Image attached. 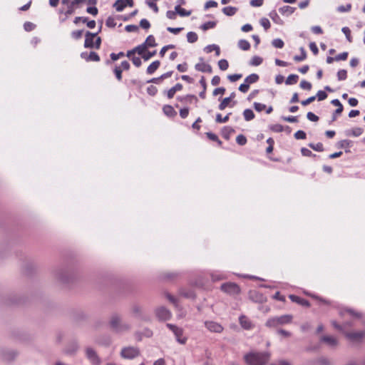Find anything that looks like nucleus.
<instances>
[{
  "label": "nucleus",
  "mask_w": 365,
  "mask_h": 365,
  "mask_svg": "<svg viewBox=\"0 0 365 365\" xmlns=\"http://www.w3.org/2000/svg\"><path fill=\"white\" fill-rule=\"evenodd\" d=\"M155 313L159 321H168L172 317L171 312L165 307L156 308Z\"/></svg>",
  "instance_id": "nucleus-5"
},
{
  "label": "nucleus",
  "mask_w": 365,
  "mask_h": 365,
  "mask_svg": "<svg viewBox=\"0 0 365 365\" xmlns=\"http://www.w3.org/2000/svg\"><path fill=\"white\" fill-rule=\"evenodd\" d=\"M86 356L88 359L94 365H99L101 363L100 358L98 357L96 351L91 347L86 349Z\"/></svg>",
  "instance_id": "nucleus-8"
},
{
  "label": "nucleus",
  "mask_w": 365,
  "mask_h": 365,
  "mask_svg": "<svg viewBox=\"0 0 365 365\" xmlns=\"http://www.w3.org/2000/svg\"><path fill=\"white\" fill-rule=\"evenodd\" d=\"M321 342L326 343L331 347H335L338 345V341L331 336H322L320 339Z\"/></svg>",
  "instance_id": "nucleus-15"
},
{
  "label": "nucleus",
  "mask_w": 365,
  "mask_h": 365,
  "mask_svg": "<svg viewBox=\"0 0 365 365\" xmlns=\"http://www.w3.org/2000/svg\"><path fill=\"white\" fill-rule=\"evenodd\" d=\"M177 99L184 103H191L192 100H194L195 102L198 101L197 96L192 94H188L183 97L179 96L177 98Z\"/></svg>",
  "instance_id": "nucleus-29"
},
{
  "label": "nucleus",
  "mask_w": 365,
  "mask_h": 365,
  "mask_svg": "<svg viewBox=\"0 0 365 365\" xmlns=\"http://www.w3.org/2000/svg\"><path fill=\"white\" fill-rule=\"evenodd\" d=\"M144 43L148 46V48H149V47H155L158 45L155 43V37L153 35H149L146 38Z\"/></svg>",
  "instance_id": "nucleus-38"
},
{
  "label": "nucleus",
  "mask_w": 365,
  "mask_h": 365,
  "mask_svg": "<svg viewBox=\"0 0 365 365\" xmlns=\"http://www.w3.org/2000/svg\"><path fill=\"white\" fill-rule=\"evenodd\" d=\"M238 47L242 51H248L250 48V43L248 41L241 39L238 41Z\"/></svg>",
  "instance_id": "nucleus-34"
},
{
  "label": "nucleus",
  "mask_w": 365,
  "mask_h": 365,
  "mask_svg": "<svg viewBox=\"0 0 365 365\" xmlns=\"http://www.w3.org/2000/svg\"><path fill=\"white\" fill-rule=\"evenodd\" d=\"M83 30L73 31L71 34V37L76 40L80 39L82 37Z\"/></svg>",
  "instance_id": "nucleus-61"
},
{
  "label": "nucleus",
  "mask_w": 365,
  "mask_h": 365,
  "mask_svg": "<svg viewBox=\"0 0 365 365\" xmlns=\"http://www.w3.org/2000/svg\"><path fill=\"white\" fill-rule=\"evenodd\" d=\"M272 45L277 48H282L284 47V41L280 38H275L272 41Z\"/></svg>",
  "instance_id": "nucleus-53"
},
{
  "label": "nucleus",
  "mask_w": 365,
  "mask_h": 365,
  "mask_svg": "<svg viewBox=\"0 0 365 365\" xmlns=\"http://www.w3.org/2000/svg\"><path fill=\"white\" fill-rule=\"evenodd\" d=\"M239 322L241 327L245 329L250 330L252 328L251 321L245 315H241L239 317Z\"/></svg>",
  "instance_id": "nucleus-16"
},
{
  "label": "nucleus",
  "mask_w": 365,
  "mask_h": 365,
  "mask_svg": "<svg viewBox=\"0 0 365 365\" xmlns=\"http://www.w3.org/2000/svg\"><path fill=\"white\" fill-rule=\"evenodd\" d=\"M337 79L339 81H344L347 78V71L345 69L339 70L336 73Z\"/></svg>",
  "instance_id": "nucleus-51"
},
{
  "label": "nucleus",
  "mask_w": 365,
  "mask_h": 365,
  "mask_svg": "<svg viewBox=\"0 0 365 365\" xmlns=\"http://www.w3.org/2000/svg\"><path fill=\"white\" fill-rule=\"evenodd\" d=\"M345 313L349 314L351 317L354 318H361V314L360 312H357L355 310L349 308H346L344 309H341L339 312L341 316H344Z\"/></svg>",
  "instance_id": "nucleus-21"
},
{
  "label": "nucleus",
  "mask_w": 365,
  "mask_h": 365,
  "mask_svg": "<svg viewBox=\"0 0 365 365\" xmlns=\"http://www.w3.org/2000/svg\"><path fill=\"white\" fill-rule=\"evenodd\" d=\"M132 312L135 317H138L140 319H145L143 315L142 308L139 305L133 304L132 307Z\"/></svg>",
  "instance_id": "nucleus-28"
},
{
  "label": "nucleus",
  "mask_w": 365,
  "mask_h": 365,
  "mask_svg": "<svg viewBox=\"0 0 365 365\" xmlns=\"http://www.w3.org/2000/svg\"><path fill=\"white\" fill-rule=\"evenodd\" d=\"M219 68L222 71H226L229 67L228 61L225 59H221L218 61Z\"/></svg>",
  "instance_id": "nucleus-54"
},
{
  "label": "nucleus",
  "mask_w": 365,
  "mask_h": 365,
  "mask_svg": "<svg viewBox=\"0 0 365 365\" xmlns=\"http://www.w3.org/2000/svg\"><path fill=\"white\" fill-rule=\"evenodd\" d=\"M269 129L275 133H281L284 130V127L280 124H274L269 126Z\"/></svg>",
  "instance_id": "nucleus-56"
},
{
  "label": "nucleus",
  "mask_w": 365,
  "mask_h": 365,
  "mask_svg": "<svg viewBox=\"0 0 365 365\" xmlns=\"http://www.w3.org/2000/svg\"><path fill=\"white\" fill-rule=\"evenodd\" d=\"M166 327L173 333L175 340L180 344H185L187 337L184 336V330L175 324L167 323Z\"/></svg>",
  "instance_id": "nucleus-4"
},
{
  "label": "nucleus",
  "mask_w": 365,
  "mask_h": 365,
  "mask_svg": "<svg viewBox=\"0 0 365 365\" xmlns=\"http://www.w3.org/2000/svg\"><path fill=\"white\" fill-rule=\"evenodd\" d=\"M347 339L352 341H359L365 336V331L344 332Z\"/></svg>",
  "instance_id": "nucleus-12"
},
{
  "label": "nucleus",
  "mask_w": 365,
  "mask_h": 365,
  "mask_svg": "<svg viewBox=\"0 0 365 365\" xmlns=\"http://www.w3.org/2000/svg\"><path fill=\"white\" fill-rule=\"evenodd\" d=\"M163 113L168 117H174L177 115V112L175 110L173 106L170 105H165L163 108Z\"/></svg>",
  "instance_id": "nucleus-24"
},
{
  "label": "nucleus",
  "mask_w": 365,
  "mask_h": 365,
  "mask_svg": "<svg viewBox=\"0 0 365 365\" xmlns=\"http://www.w3.org/2000/svg\"><path fill=\"white\" fill-rule=\"evenodd\" d=\"M109 324L110 328L118 333L126 331L130 329V325L123 322L118 314H112Z\"/></svg>",
  "instance_id": "nucleus-3"
},
{
  "label": "nucleus",
  "mask_w": 365,
  "mask_h": 365,
  "mask_svg": "<svg viewBox=\"0 0 365 365\" xmlns=\"http://www.w3.org/2000/svg\"><path fill=\"white\" fill-rule=\"evenodd\" d=\"M278 321L279 325L289 324L292 322V316L289 314H284L280 317H276Z\"/></svg>",
  "instance_id": "nucleus-26"
},
{
  "label": "nucleus",
  "mask_w": 365,
  "mask_h": 365,
  "mask_svg": "<svg viewBox=\"0 0 365 365\" xmlns=\"http://www.w3.org/2000/svg\"><path fill=\"white\" fill-rule=\"evenodd\" d=\"M363 132H364L363 128L356 127V128H354L352 129L346 130L345 131V135L346 136L359 137L363 133Z\"/></svg>",
  "instance_id": "nucleus-19"
},
{
  "label": "nucleus",
  "mask_w": 365,
  "mask_h": 365,
  "mask_svg": "<svg viewBox=\"0 0 365 365\" xmlns=\"http://www.w3.org/2000/svg\"><path fill=\"white\" fill-rule=\"evenodd\" d=\"M232 113H227L225 116H222L220 113H217L216 115L215 121L217 123H227L230 119V115Z\"/></svg>",
  "instance_id": "nucleus-32"
},
{
  "label": "nucleus",
  "mask_w": 365,
  "mask_h": 365,
  "mask_svg": "<svg viewBox=\"0 0 365 365\" xmlns=\"http://www.w3.org/2000/svg\"><path fill=\"white\" fill-rule=\"evenodd\" d=\"M216 25V21H207L200 26V29L203 31H207L210 29H214Z\"/></svg>",
  "instance_id": "nucleus-42"
},
{
  "label": "nucleus",
  "mask_w": 365,
  "mask_h": 365,
  "mask_svg": "<svg viewBox=\"0 0 365 365\" xmlns=\"http://www.w3.org/2000/svg\"><path fill=\"white\" fill-rule=\"evenodd\" d=\"M244 118L246 121L252 120L255 118V113L252 110L247 108L243 112Z\"/></svg>",
  "instance_id": "nucleus-35"
},
{
  "label": "nucleus",
  "mask_w": 365,
  "mask_h": 365,
  "mask_svg": "<svg viewBox=\"0 0 365 365\" xmlns=\"http://www.w3.org/2000/svg\"><path fill=\"white\" fill-rule=\"evenodd\" d=\"M238 11V8L235 6H226L222 9V13L227 16H234Z\"/></svg>",
  "instance_id": "nucleus-25"
},
{
  "label": "nucleus",
  "mask_w": 365,
  "mask_h": 365,
  "mask_svg": "<svg viewBox=\"0 0 365 365\" xmlns=\"http://www.w3.org/2000/svg\"><path fill=\"white\" fill-rule=\"evenodd\" d=\"M78 349V345L76 342L71 343L66 350V354H75Z\"/></svg>",
  "instance_id": "nucleus-39"
},
{
  "label": "nucleus",
  "mask_w": 365,
  "mask_h": 365,
  "mask_svg": "<svg viewBox=\"0 0 365 365\" xmlns=\"http://www.w3.org/2000/svg\"><path fill=\"white\" fill-rule=\"evenodd\" d=\"M17 355V353L11 349H3L0 350V356L5 361H13Z\"/></svg>",
  "instance_id": "nucleus-9"
},
{
  "label": "nucleus",
  "mask_w": 365,
  "mask_h": 365,
  "mask_svg": "<svg viewBox=\"0 0 365 365\" xmlns=\"http://www.w3.org/2000/svg\"><path fill=\"white\" fill-rule=\"evenodd\" d=\"M259 76L257 73H252L247 76L244 81L247 83L249 86L250 84L255 83L259 81Z\"/></svg>",
  "instance_id": "nucleus-30"
},
{
  "label": "nucleus",
  "mask_w": 365,
  "mask_h": 365,
  "mask_svg": "<svg viewBox=\"0 0 365 365\" xmlns=\"http://www.w3.org/2000/svg\"><path fill=\"white\" fill-rule=\"evenodd\" d=\"M299 50L301 51V56L297 55V56H294L293 58L294 60L297 62L302 61L305 60L307 58V52H306L305 49L303 47H301Z\"/></svg>",
  "instance_id": "nucleus-40"
},
{
  "label": "nucleus",
  "mask_w": 365,
  "mask_h": 365,
  "mask_svg": "<svg viewBox=\"0 0 365 365\" xmlns=\"http://www.w3.org/2000/svg\"><path fill=\"white\" fill-rule=\"evenodd\" d=\"M205 134L210 140L217 142L219 145H222V141L219 139L218 136L216 134L211 132H207Z\"/></svg>",
  "instance_id": "nucleus-45"
},
{
  "label": "nucleus",
  "mask_w": 365,
  "mask_h": 365,
  "mask_svg": "<svg viewBox=\"0 0 365 365\" xmlns=\"http://www.w3.org/2000/svg\"><path fill=\"white\" fill-rule=\"evenodd\" d=\"M234 132H235V130L233 128L228 127V126H225L222 129V135L225 139L229 140L231 134Z\"/></svg>",
  "instance_id": "nucleus-31"
},
{
  "label": "nucleus",
  "mask_w": 365,
  "mask_h": 365,
  "mask_svg": "<svg viewBox=\"0 0 365 365\" xmlns=\"http://www.w3.org/2000/svg\"><path fill=\"white\" fill-rule=\"evenodd\" d=\"M55 277L63 284H69L74 277L73 271L68 267H61L56 269L54 272Z\"/></svg>",
  "instance_id": "nucleus-2"
},
{
  "label": "nucleus",
  "mask_w": 365,
  "mask_h": 365,
  "mask_svg": "<svg viewBox=\"0 0 365 365\" xmlns=\"http://www.w3.org/2000/svg\"><path fill=\"white\" fill-rule=\"evenodd\" d=\"M262 61L263 58L262 57L258 56H254L250 61V65L253 66H257L262 64Z\"/></svg>",
  "instance_id": "nucleus-41"
},
{
  "label": "nucleus",
  "mask_w": 365,
  "mask_h": 365,
  "mask_svg": "<svg viewBox=\"0 0 365 365\" xmlns=\"http://www.w3.org/2000/svg\"><path fill=\"white\" fill-rule=\"evenodd\" d=\"M134 48L135 53H137L138 55L143 57V55L145 54V51L148 48V46L144 43H143L142 44L137 46Z\"/></svg>",
  "instance_id": "nucleus-43"
},
{
  "label": "nucleus",
  "mask_w": 365,
  "mask_h": 365,
  "mask_svg": "<svg viewBox=\"0 0 365 365\" xmlns=\"http://www.w3.org/2000/svg\"><path fill=\"white\" fill-rule=\"evenodd\" d=\"M160 65V61L157 60L151 63L147 68L146 73L148 75L153 74Z\"/></svg>",
  "instance_id": "nucleus-22"
},
{
  "label": "nucleus",
  "mask_w": 365,
  "mask_h": 365,
  "mask_svg": "<svg viewBox=\"0 0 365 365\" xmlns=\"http://www.w3.org/2000/svg\"><path fill=\"white\" fill-rule=\"evenodd\" d=\"M299 76L297 74H290L286 79L285 83L287 85H293L297 83Z\"/></svg>",
  "instance_id": "nucleus-36"
},
{
  "label": "nucleus",
  "mask_w": 365,
  "mask_h": 365,
  "mask_svg": "<svg viewBox=\"0 0 365 365\" xmlns=\"http://www.w3.org/2000/svg\"><path fill=\"white\" fill-rule=\"evenodd\" d=\"M236 142L240 145H245L247 143V138L244 135H238L236 138Z\"/></svg>",
  "instance_id": "nucleus-57"
},
{
  "label": "nucleus",
  "mask_w": 365,
  "mask_h": 365,
  "mask_svg": "<svg viewBox=\"0 0 365 365\" xmlns=\"http://www.w3.org/2000/svg\"><path fill=\"white\" fill-rule=\"evenodd\" d=\"M265 325H266L267 327H277V326H279V324H278V321H277V317H273V318H270V319H269L266 322Z\"/></svg>",
  "instance_id": "nucleus-48"
},
{
  "label": "nucleus",
  "mask_w": 365,
  "mask_h": 365,
  "mask_svg": "<svg viewBox=\"0 0 365 365\" xmlns=\"http://www.w3.org/2000/svg\"><path fill=\"white\" fill-rule=\"evenodd\" d=\"M332 326L337 330L340 331H344V327H351L352 324L351 322H346L344 326L339 324L336 321L331 322Z\"/></svg>",
  "instance_id": "nucleus-46"
},
{
  "label": "nucleus",
  "mask_w": 365,
  "mask_h": 365,
  "mask_svg": "<svg viewBox=\"0 0 365 365\" xmlns=\"http://www.w3.org/2000/svg\"><path fill=\"white\" fill-rule=\"evenodd\" d=\"M36 28V25L30 21H26L24 24V29L26 31H31Z\"/></svg>",
  "instance_id": "nucleus-63"
},
{
  "label": "nucleus",
  "mask_w": 365,
  "mask_h": 365,
  "mask_svg": "<svg viewBox=\"0 0 365 365\" xmlns=\"http://www.w3.org/2000/svg\"><path fill=\"white\" fill-rule=\"evenodd\" d=\"M140 354L138 349L133 346L125 347L121 350L120 356L124 359H133Z\"/></svg>",
  "instance_id": "nucleus-6"
},
{
  "label": "nucleus",
  "mask_w": 365,
  "mask_h": 365,
  "mask_svg": "<svg viewBox=\"0 0 365 365\" xmlns=\"http://www.w3.org/2000/svg\"><path fill=\"white\" fill-rule=\"evenodd\" d=\"M341 31L344 33V34L346 36V38L349 42H352V37L351 36V30L349 27H343L341 29Z\"/></svg>",
  "instance_id": "nucleus-52"
},
{
  "label": "nucleus",
  "mask_w": 365,
  "mask_h": 365,
  "mask_svg": "<svg viewBox=\"0 0 365 365\" xmlns=\"http://www.w3.org/2000/svg\"><path fill=\"white\" fill-rule=\"evenodd\" d=\"M289 297L293 302L297 303L298 304H300L304 307H310L309 302L304 298H302L294 294H290Z\"/></svg>",
  "instance_id": "nucleus-14"
},
{
  "label": "nucleus",
  "mask_w": 365,
  "mask_h": 365,
  "mask_svg": "<svg viewBox=\"0 0 365 365\" xmlns=\"http://www.w3.org/2000/svg\"><path fill=\"white\" fill-rule=\"evenodd\" d=\"M236 104V101L231 103V98H225L222 100L218 106V109L220 110H225L227 106L232 108Z\"/></svg>",
  "instance_id": "nucleus-18"
},
{
  "label": "nucleus",
  "mask_w": 365,
  "mask_h": 365,
  "mask_svg": "<svg viewBox=\"0 0 365 365\" xmlns=\"http://www.w3.org/2000/svg\"><path fill=\"white\" fill-rule=\"evenodd\" d=\"M309 147L312 148L313 150L317 151V152H322L324 151V146H323V144L322 143H309Z\"/></svg>",
  "instance_id": "nucleus-50"
},
{
  "label": "nucleus",
  "mask_w": 365,
  "mask_h": 365,
  "mask_svg": "<svg viewBox=\"0 0 365 365\" xmlns=\"http://www.w3.org/2000/svg\"><path fill=\"white\" fill-rule=\"evenodd\" d=\"M98 35V33H91L90 31H87L86 33V38L84 42V47L93 48H94V38Z\"/></svg>",
  "instance_id": "nucleus-13"
},
{
  "label": "nucleus",
  "mask_w": 365,
  "mask_h": 365,
  "mask_svg": "<svg viewBox=\"0 0 365 365\" xmlns=\"http://www.w3.org/2000/svg\"><path fill=\"white\" fill-rule=\"evenodd\" d=\"M260 24L263 26L265 31H267L271 26L270 22L267 18H262L260 19Z\"/></svg>",
  "instance_id": "nucleus-59"
},
{
  "label": "nucleus",
  "mask_w": 365,
  "mask_h": 365,
  "mask_svg": "<svg viewBox=\"0 0 365 365\" xmlns=\"http://www.w3.org/2000/svg\"><path fill=\"white\" fill-rule=\"evenodd\" d=\"M145 4L153 10L154 12H158V7L155 4V1L153 0H145Z\"/></svg>",
  "instance_id": "nucleus-55"
},
{
  "label": "nucleus",
  "mask_w": 365,
  "mask_h": 365,
  "mask_svg": "<svg viewBox=\"0 0 365 365\" xmlns=\"http://www.w3.org/2000/svg\"><path fill=\"white\" fill-rule=\"evenodd\" d=\"M349 53L347 51L342 52L335 56V61H346L348 58Z\"/></svg>",
  "instance_id": "nucleus-62"
},
{
  "label": "nucleus",
  "mask_w": 365,
  "mask_h": 365,
  "mask_svg": "<svg viewBox=\"0 0 365 365\" xmlns=\"http://www.w3.org/2000/svg\"><path fill=\"white\" fill-rule=\"evenodd\" d=\"M352 145V142L349 140H341L336 144L338 148H344L346 153H350L349 148Z\"/></svg>",
  "instance_id": "nucleus-20"
},
{
  "label": "nucleus",
  "mask_w": 365,
  "mask_h": 365,
  "mask_svg": "<svg viewBox=\"0 0 365 365\" xmlns=\"http://www.w3.org/2000/svg\"><path fill=\"white\" fill-rule=\"evenodd\" d=\"M198 39L197 34L195 32L190 31L187 34V40L189 43H193Z\"/></svg>",
  "instance_id": "nucleus-44"
},
{
  "label": "nucleus",
  "mask_w": 365,
  "mask_h": 365,
  "mask_svg": "<svg viewBox=\"0 0 365 365\" xmlns=\"http://www.w3.org/2000/svg\"><path fill=\"white\" fill-rule=\"evenodd\" d=\"M319 365H331L330 360L327 357H321L317 361Z\"/></svg>",
  "instance_id": "nucleus-64"
},
{
  "label": "nucleus",
  "mask_w": 365,
  "mask_h": 365,
  "mask_svg": "<svg viewBox=\"0 0 365 365\" xmlns=\"http://www.w3.org/2000/svg\"><path fill=\"white\" fill-rule=\"evenodd\" d=\"M101 58L99 55L95 51H91L88 56V61H100Z\"/></svg>",
  "instance_id": "nucleus-47"
},
{
  "label": "nucleus",
  "mask_w": 365,
  "mask_h": 365,
  "mask_svg": "<svg viewBox=\"0 0 365 365\" xmlns=\"http://www.w3.org/2000/svg\"><path fill=\"white\" fill-rule=\"evenodd\" d=\"M269 16L275 24L278 25H282L284 24L283 20L279 17L275 10L271 11L269 14Z\"/></svg>",
  "instance_id": "nucleus-23"
},
{
  "label": "nucleus",
  "mask_w": 365,
  "mask_h": 365,
  "mask_svg": "<svg viewBox=\"0 0 365 365\" xmlns=\"http://www.w3.org/2000/svg\"><path fill=\"white\" fill-rule=\"evenodd\" d=\"M122 68L120 67H118V66H115V68H113L114 75L118 81H122Z\"/></svg>",
  "instance_id": "nucleus-49"
},
{
  "label": "nucleus",
  "mask_w": 365,
  "mask_h": 365,
  "mask_svg": "<svg viewBox=\"0 0 365 365\" xmlns=\"http://www.w3.org/2000/svg\"><path fill=\"white\" fill-rule=\"evenodd\" d=\"M113 6L117 11L120 12L125 8L126 4H125V0H116Z\"/></svg>",
  "instance_id": "nucleus-33"
},
{
  "label": "nucleus",
  "mask_w": 365,
  "mask_h": 365,
  "mask_svg": "<svg viewBox=\"0 0 365 365\" xmlns=\"http://www.w3.org/2000/svg\"><path fill=\"white\" fill-rule=\"evenodd\" d=\"M270 354L268 351H251L244 356V360L247 365H264L269 360Z\"/></svg>",
  "instance_id": "nucleus-1"
},
{
  "label": "nucleus",
  "mask_w": 365,
  "mask_h": 365,
  "mask_svg": "<svg viewBox=\"0 0 365 365\" xmlns=\"http://www.w3.org/2000/svg\"><path fill=\"white\" fill-rule=\"evenodd\" d=\"M175 9L176 10L177 14H179L180 16H188L191 14V11H187L181 8L180 5H177Z\"/></svg>",
  "instance_id": "nucleus-37"
},
{
  "label": "nucleus",
  "mask_w": 365,
  "mask_h": 365,
  "mask_svg": "<svg viewBox=\"0 0 365 365\" xmlns=\"http://www.w3.org/2000/svg\"><path fill=\"white\" fill-rule=\"evenodd\" d=\"M205 326L211 332L221 333L223 331L222 326L213 321H205Z\"/></svg>",
  "instance_id": "nucleus-10"
},
{
  "label": "nucleus",
  "mask_w": 365,
  "mask_h": 365,
  "mask_svg": "<svg viewBox=\"0 0 365 365\" xmlns=\"http://www.w3.org/2000/svg\"><path fill=\"white\" fill-rule=\"evenodd\" d=\"M106 25L109 28H114L116 26L115 18L113 16H108L106 21Z\"/></svg>",
  "instance_id": "nucleus-58"
},
{
  "label": "nucleus",
  "mask_w": 365,
  "mask_h": 365,
  "mask_svg": "<svg viewBox=\"0 0 365 365\" xmlns=\"http://www.w3.org/2000/svg\"><path fill=\"white\" fill-rule=\"evenodd\" d=\"M221 290L229 294H237L240 292V287L234 282H226L221 285Z\"/></svg>",
  "instance_id": "nucleus-7"
},
{
  "label": "nucleus",
  "mask_w": 365,
  "mask_h": 365,
  "mask_svg": "<svg viewBox=\"0 0 365 365\" xmlns=\"http://www.w3.org/2000/svg\"><path fill=\"white\" fill-rule=\"evenodd\" d=\"M195 68L201 72L204 73H212V66L210 64L202 63H197L195 66Z\"/></svg>",
  "instance_id": "nucleus-17"
},
{
  "label": "nucleus",
  "mask_w": 365,
  "mask_h": 365,
  "mask_svg": "<svg viewBox=\"0 0 365 365\" xmlns=\"http://www.w3.org/2000/svg\"><path fill=\"white\" fill-rule=\"evenodd\" d=\"M319 101H324L327 98V93L324 91H319L315 96Z\"/></svg>",
  "instance_id": "nucleus-60"
},
{
  "label": "nucleus",
  "mask_w": 365,
  "mask_h": 365,
  "mask_svg": "<svg viewBox=\"0 0 365 365\" xmlns=\"http://www.w3.org/2000/svg\"><path fill=\"white\" fill-rule=\"evenodd\" d=\"M294 11H295V8L289 6H284L279 9V11L282 15H286V16H289V15L292 14L294 12Z\"/></svg>",
  "instance_id": "nucleus-27"
},
{
  "label": "nucleus",
  "mask_w": 365,
  "mask_h": 365,
  "mask_svg": "<svg viewBox=\"0 0 365 365\" xmlns=\"http://www.w3.org/2000/svg\"><path fill=\"white\" fill-rule=\"evenodd\" d=\"M331 103L336 106L337 108L334 111L331 116V120L330 123H332L335 121L337 119V116L341 115L343 112L344 107L343 105L341 103L339 99H334L331 101Z\"/></svg>",
  "instance_id": "nucleus-11"
}]
</instances>
